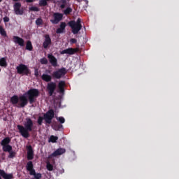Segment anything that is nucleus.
<instances>
[{"instance_id": "1", "label": "nucleus", "mask_w": 179, "mask_h": 179, "mask_svg": "<svg viewBox=\"0 0 179 179\" xmlns=\"http://www.w3.org/2000/svg\"><path fill=\"white\" fill-rule=\"evenodd\" d=\"M23 125L18 124L17 128L22 137L27 139L30 138V132H33V129H34V122L30 117H27Z\"/></svg>"}, {"instance_id": "2", "label": "nucleus", "mask_w": 179, "mask_h": 179, "mask_svg": "<svg viewBox=\"0 0 179 179\" xmlns=\"http://www.w3.org/2000/svg\"><path fill=\"white\" fill-rule=\"evenodd\" d=\"M55 115V113L54 112V110L50 109L45 113L43 114V117L39 116L38 117V120H37L38 124L43 125V120H45V124H48L50 125V124L52 122V120L54 119Z\"/></svg>"}, {"instance_id": "3", "label": "nucleus", "mask_w": 179, "mask_h": 179, "mask_svg": "<svg viewBox=\"0 0 179 179\" xmlns=\"http://www.w3.org/2000/svg\"><path fill=\"white\" fill-rule=\"evenodd\" d=\"M24 94L28 99L29 104H33V103H36L37 97L40 96V91L36 88H31Z\"/></svg>"}, {"instance_id": "4", "label": "nucleus", "mask_w": 179, "mask_h": 179, "mask_svg": "<svg viewBox=\"0 0 179 179\" xmlns=\"http://www.w3.org/2000/svg\"><path fill=\"white\" fill-rule=\"evenodd\" d=\"M68 25L71 27L73 34H78L82 30V20L78 18L76 21L71 20L68 22Z\"/></svg>"}, {"instance_id": "5", "label": "nucleus", "mask_w": 179, "mask_h": 179, "mask_svg": "<svg viewBox=\"0 0 179 179\" xmlns=\"http://www.w3.org/2000/svg\"><path fill=\"white\" fill-rule=\"evenodd\" d=\"M27 104H29V99L26 96V94H24L23 95L20 96L18 99V106H17V107L19 108H24Z\"/></svg>"}, {"instance_id": "6", "label": "nucleus", "mask_w": 179, "mask_h": 179, "mask_svg": "<svg viewBox=\"0 0 179 179\" xmlns=\"http://www.w3.org/2000/svg\"><path fill=\"white\" fill-rule=\"evenodd\" d=\"M66 75V70L65 68H62L58 71H55L52 73V78L53 79H61L62 76H65Z\"/></svg>"}, {"instance_id": "7", "label": "nucleus", "mask_w": 179, "mask_h": 179, "mask_svg": "<svg viewBox=\"0 0 179 179\" xmlns=\"http://www.w3.org/2000/svg\"><path fill=\"white\" fill-rule=\"evenodd\" d=\"M46 89L49 96H52V94H54V92L57 90V83L54 82L48 83L47 84Z\"/></svg>"}, {"instance_id": "8", "label": "nucleus", "mask_w": 179, "mask_h": 179, "mask_svg": "<svg viewBox=\"0 0 179 179\" xmlns=\"http://www.w3.org/2000/svg\"><path fill=\"white\" fill-rule=\"evenodd\" d=\"M76 52H79V48H69L66 50H62L60 54H68L69 55H73L74 54H76Z\"/></svg>"}, {"instance_id": "9", "label": "nucleus", "mask_w": 179, "mask_h": 179, "mask_svg": "<svg viewBox=\"0 0 179 179\" xmlns=\"http://www.w3.org/2000/svg\"><path fill=\"white\" fill-rule=\"evenodd\" d=\"M63 15L61 13H55L53 15V20H50L52 24H58L61 20H62Z\"/></svg>"}, {"instance_id": "10", "label": "nucleus", "mask_w": 179, "mask_h": 179, "mask_svg": "<svg viewBox=\"0 0 179 179\" xmlns=\"http://www.w3.org/2000/svg\"><path fill=\"white\" fill-rule=\"evenodd\" d=\"M13 8L15 15H23V13H24L23 8H22V3L19 2L15 3Z\"/></svg>"}, {"instance_id": "11", "label": "nucleus", "mask_w": 179, "mask_h": 179, "mask_svg": "<svg viewBox=\"0 0 179 179\" xmlns=\"http://www.w3.org/2000/svg\"><path fill=\"white\" fill-rule=\"evenodd\" d=\"M27 160H33L34 159V151L31 145L27 146Z\"/></svg>"}, {"instance_id": "12", "label": "nucleus", "mask_w": 179, "mask_h": 179, "mask_svg": "<svg viewBox=\"0 0 179 179\" xmlns=\"http://www.w3.org/2000/svg\"><path fill=\"white\" fill-rule=\"evenodd\" d=\"M65 152H66L65 148H59L49 156V159H51V157H57V156H61V155H64Z\"/></svg>"}, {"instance_id": "13", "label": "nucleus", "mask_w": 179, "mask_h": 179, "mask_svg": "<svg viewBox=\"0 0 179 179\" xmlns=\"http://www.w3.org/2000/svg\"><path fill=\"white\" fill-rule=\"evenodd\" d=\"M13 41L15 44H18L20 47H24V40L19 36H14L13 37Z\"/></svg>"}, {"instance_id": "14", "label": "nucleus", "mask_w": 179, "mask_h": 179, "mask_svg": "<svg viewBox=\"0 0 179 179\" xmlns=\"http://www.w3.org/2000/svg\"><path fill=\"white\" fill-rule=\"evenodd\" d=\"M48 58L49 59L50 64H51L52 66H57L58 65V60L57 58L52 55V54H48Z\"/></svg>"}, {"instance_id": "15", "label": "nucleus", "mask_w": 179, "mask_h": 179, "mask_svg": "<svg viewBox=\"0 0 179 179\" xmlns=\"http://www.w3.org/2000/svg\"><path fill=\"white\" fill-rule=\"evenodd\" d=\"M26 169L27 171H29V174H35L36 170H34V165L33 164V162L29 161L27 163Z\"/></svg>"}, {"instance_id": "16", "label": "nucleus", "mask_w": 179, "mask_h": 179, "mask_svg": "<svg viewBox=\"0 0 179 179\" xmlns=\"http://www.w3.org/2000/svg\"><path fill=\"white\" fill-rule=\"evenodd\" d=\"M0 176L3 179H14L13 173H7L5 171L0 169Z\"/></svg>"}, {"instance_id": "17", "label": "nucleus", "mask_w": 179, "mask_h": 179, "mask_svg": "<svg viewBox=\"0 0 179 179\" xmlns=\"http://www.w3.org/2000/svg\"><path fill=\"white\" fill-rule=\"evenodd\" d=\"M48 45H51V38L50 35L47 34L45 36V41L43 43V47L45 49L48 48Z\"/></svg>"}, {"instance_id": "18", "label": "nucleus", "mask_w": 179, "mask_h": 179, "mask_svg": "<svg viewBox=\"0 0 179 179\" xmlns=\"http://www.w3.org/2000/svg\"><path fill=\"white\" fill-rule=\"evenodd\" d=\"M66 27V22H61L59 28H57L56 30L57 34H62L65 31Z\"/></svg>"}, {"instance_id": "19", "label": "nucleus", "mask_w": 179, "mask_h": 179, "mask_svg": "<svg viewBox=\"0 0 179 179\" xmlns=\"http://www.w3.org/2000/svg\"><path fill=\"white\" fill-rule=\"evenodd\" d=\"M17 72L20 75H29L30 70L28 68H17Z\"/></svg>"}, {"instance_id": "20", "label": "nucleus", "mask_w": 179, "mask_h": 179, "mask_svg": "<svg viewBox=\"0 0 179 179\" xmlns=\"http://www.w3.org/2000/svg\"><path fill=\"white\" fill-rule=\"evenodd\" d=\"M11 104L13 106H18L19 104V96L17 95H14L10 98V100Z\"/></svg>"}, {"instance_id": "21", "label": "nucleus", "mask_w": 179, "mask_h": 179, "mask_svg": "<svg viewBox=\"0 0 179 179\" xmlns=\"http://www.w3.org/2000/svg\"><path fill=\"white\" fill-rule=\"evenodd\" d=\"M11 138L10 137H6L1 141L2 148L9 145L10 143Z\"/></svg>"}, {"instance_id": "22", "label": "nucleus", "mask_w": 179, "mask_h": 179, "mask_svg": "<svg viewBox=\"0 0 179 179\" xmlns=\"http://www.w3.org/2000/svg\"><path fill=\"white\" fill-rule=\"evenodd\" d=\"M41 79L42 80H44V82L51 83V80H52V76L48 74H43L41 76Z\"/></svg>"}, {"instance_id": "23", "label": "nucleus", "mask_w": 179, "mask_h": 179, "mask_svg": "<svg viewBox=\"0 0 179 179\" xmlns=\"http://www.w3.org/2000/svg\"><path fill=\"white\" fill-rule=\"evenodd\" d=\"M58 87L60 93L65 92V81H60L58 84Z\"/></svg>"}, {"instance_id": "24", "label": "nucleus", "mask_w": 179, "mask_h": 179, "mask_svg": "<svg viewBox=\"0 0 179 179\" xmlns=\"http://www.w3.org/2000/svg\"><path fill=\"white\" fill-rule=\"evenodd\" d=\"M0 66L6 67L8 66V63L6 62V58L2 57L0 59Z\"/></svg>"}, {"instance_id": "25", "label": "nucleus", "mask_w": 179, "mask_h": 179, "mask_svg": "<svg viewBox=\"0 0 179 179\" xmlns=\"http://www.w3.org/2000/svg\"><path fill=\"white\" fill-rule=\"evenodd\" d=\"M2 149H3V151L6 152H7L8 153H9V152L12 151L13 148H12V145H8L2 147Z\"/></svg>"}, {"instance_id": "26", "label": "nucleus", "mask_w": 179, "mask_h": 179, "mask_svg": "<svg viewBox=\"0 0 179 179\" xmlns=\"http://www.w3.org/2000/svg\"><path fill=\"white\" fill-rule=\"evenodd\" d=\"M26 50L28 51H33V45L31 44V41H28L27 42Z\"/></svg>"}, {"instance_id": "27", "label": "nucleus", "mask_w": 179, "mask_h": 179, "mask_svg": "<svg viewBox=\"0 0 179 179\" xmlns=\"http://www.w3.org/2000/svg\"><path fill=\"white\" fill-rule=\"evenodd\" d=\"M53 129L55 131H59L60 129H64V126L62 124H56L53 125Z\"/></svg>"}, {"instance_id": "28", "label": "nucleus", "mask_w": 179, "mask_h": 179, "mask_svg": "<svg viewBox=\"0 0 179 179\" xmlns=\"http://www.w3.org/2000/svg\"><path fill=\"white\" fill-rule=\"evenodd\" d=\"M57 141H58V137L55 136H51L50 137L49 141L52 142V143H57Z\"/></svg>"}, {"instance_id": "29", "label": "nucleus", "mask_w": 179, "mask_h": 179, "mask_svg": "<svg viewBox=\"0 0 179 179\" xmlns=\"http://www.w3.org/2000/svg\"><path fill=\"white\" fill-rule=\"evenodd\" d=\"M0 34L1 36H3V37H6V31L3 29L2 26H0Z\"/></svg>"}, {"instance_id": "30", "label": "nucleus", "mask_w": 179, "mask_h": 179, "mask_svg": "<svg viewBox=\"0 0 179 179\" xmlns=\"http://www.w3.org/2000/svg\"><path fill=\"white\" fill-rule=\"evenodd\" d=\"M46 168L47 170H48V171H52V170H54V166L51 164L50 162H48L46 164Z\"/></svg>"}, {"instance_id": "31", "label": "nucleus", "mask_w": 179, "mask_h": 179, "mask_svg": "<svg viewBox=\"0 0 179 179\" xmlns=\"http://www.w3.org/2000/svg\"><path fill=\"white\" fill-rule=\"evenodd\" d=\"M64 15H71L72 13V8L71 7H68L66 9L64 10Z\"/></svg>"}, {"instance_id": "32", "label": "nucleus", "mask_w": 179, "mask_h": 179, "mask_svg": "<svg viewBox=\"0 0 179 179\" xmlns=\"http://www.w3.org/2000/svg\"><path fill=\"white\" fill-rule=\"evenodd\" d=\"M8 159H13L15 156H16V152L11 150L10 152H8Z\"/></svg>"}, {"instance_id": "33", "label": "nucleus", "mask_w": 179, "mask_h": 179, "mask_svg": "<svg viewBox=\"0 0 179 179\" xmlns=\"http://www.w3.org/2000/svg\"><path fill=\"white\" fill-rule=\"evenodd\" d=\"M30 176H34L35 179H41L42 177L41 173H36V171L34 174H30Z\"/></svg>"}, {"instance_id": "34", "label": "nucleus", "mask_w": 179, "mask_h": 179, "mask_svg": "<svg viewBox=\"0 0 179 179\" xmlns=\"http://www.w3.org/2000/svg\"><path fill=\"white\" fill-rule=\"evenodd\" d=\"M36 24L37 26H41V24H43V19L41 18H38L36 20Z\"/></svg>"}, {"instance_id": "35", "label": "nucleus", "mask_w": 179, "mask_h": 179, "mask_svg": "<svg viewBox=\"0 0 179 179\" xmlns=\"http://www.w3.org/2000/svg\"><path fill=\"white\" fill-rule=\"evenodd\" d=\"M41 64H43V65H47V64H48V60L47 59V58L43 57L41 59Z\"/></svg>"}, {"instance_id": "36", "label": "nucleus", "mask_w": 179, "mask_h": 179, "mask_svg": "<svg viewBox=\"0 0 179 179\" xmlns=\"http://www.w3.org/2000/svg\"><path fill=\"white\" fill-rule=\"evenodd\" d=\"M57 120L60 122V124H64L65 123V118L64 117H57Z\"/></svg>"}, {"instance_id": "37", "label": "nucleus", "mask_w": 179, "mask_h": 179, "mask_svg": "<svg viewBox=\"0 0 179 179\" xmlns=\"http://www.w3.org/2000/svg\"><path fill=\"white\" fill-rule=\"evenodd\" d=\"M39 4L41 6H47V0H40Z\"/></svg>"}, {"instance_id": "38", "label": "nucleus", "mask_w": 179, "mask_h": 179, "mask_svg": "<svg viewBox=\"0 0 179 179\" xmlns=\"http://www.w3.org/2000/svg\"><path fill=\"white\" fill-rule=\"evenodd\" d=\"M29 10H32V12H38V10H40V8H38V7L32 6L29 8Z\"/></svg>"}, {"instance_id": "39", "label": "nucleus", "mask_w": 179, "mask_h": 179, "mask_svg": "<svg viewBox=\"0 0 179 179\" xmlns=\"http://www.w3.org/2000/svg\"><path fill=\"white\" fill-rule=\"evenodd\" d=\"M78 43V40L76 38H71L70 39V43L71 44H76Z\"/></svg>"}, {"instance_id": "40", "label": "nucleus", "mask_w": 179, "mask_h": 179, "mask_svg": "<svg viewBox=\"0 0 179 179\" xmlns=\"http://www.w3.org/2000/svg\"><path fill=\"white\" fill-rule=\"evenodd\" d=\"M66 4V1L64 0L63 3L60 6L61 9H65Z\"/></svg>"}, {"instance_id": "41", "label": "nucleus", "mask_w": 179, "mask_h": 179, "mask_svg": "<svg viewBox=\"0 0 179 179\" xmlns=\"http://www.w3.org/2000/svg\"><path fill=\"white\" fill-rule=\"evenodd\" d=\"M3 22H4V23H8V22H9V17H4L3 18Z\"/></svg>"}, {"instance_id": "42", "label": "nucleus", "mask_w": 179, "mask_h": 179, "mask_svg": "<svg viewBox=\"0 0 179 179\" xmlns=\"http://www.w3.org/2000/svg\"><path fill=\"white\" fill-rule=\"evenodd\" d=\"M17 68H27V66H26V65L24 64H21L19 66H17Z\"/></svg>"}, {"instance_id": "43", "label": "nucleus", "mask_w": 179, "mask_h": 179, "mask_svg": "<svg viewBox=\"0 0 179 179\" xmlns=\"http://www.w3.org/2000/svg\"><path fill=\"white\" fill-rule=\"evenodd\" d=\"M35 76L38 78V69H35Z\"/></svg>"}, {"instance_id": "44", "label": "nucleus", "mask_w": 179, "mask_h": 179, "mask_svg": "<svg viewBox=\"0 0 179 179\" xmlns=\"http://www.w3.org/2000/svg\"><path fill=\"white\" fill-rule=\"evenodd\" d=\"M83 1H85V3H89V1L87 0H77V2H83Z\"/></svg>"}, {"instance_id": "45", "label": "nucleus", "mask_w": 179, "mask_h": 179, "mask_svg": "<svg viewBox=\"0 0 179 179\" xmlns=\"http://www.w3.org/2000/svg\"><path fill=\"white\" fill-rule=\"evenodd\" d=\"M26 2H27L28 3H31V2H34V0H25Z\"/></svg>"}, {"instance_id": "46", "label": "nucleus", "mask_w": 179, "mask_h": 179, "mask_svg": "<svg viewBox=\"0 0 179 179\" xmlns=\"http://www.w3.org/2000/svg\"><path fill=\"white\" fill-rule=\"evenodd\" d=\"M13 2H19L20 0H13Z\"/></svg>"}, {"instance_id": "47", "label": "nucleus", "mask_w": 179, "mask_h": 179, "mask_svg": "<svg viewBox=\"0 0 179 179\" xmlns=\"http://www.w3.org/2000/svg\"><path fill=\"white\" fill-rule=\"evenodd\" d=\"M0 179H2V178H1V175H0Z\"/></svg>"}, {"instance_id": "48", "label": "nucleus", "mask_w": 179, "mask_h": 179, "mask_svg": "<svg viewBox=\"0 0 179 179\" xmlns=\"http://www.w3.org/2000/svg\"><path fill=\"white\" fill-rule=\"evenodd\" d=\"M2 1V0H0V2H1Z\"/></svg>"}, {"instance_id": "49", "label": "nucleus", "mask_w": 179, "mask_h": 179, "mask_svg": "<svg viewBox=\"0 0 179 179\" xmlns=\"http://www.w3.org/2000/svg\"><path fill=\"white\" fill-rule=\"evenodd\" d=\"M0 72H1V69H0Z\"/></svg>"}]
</instances>
